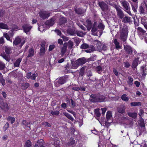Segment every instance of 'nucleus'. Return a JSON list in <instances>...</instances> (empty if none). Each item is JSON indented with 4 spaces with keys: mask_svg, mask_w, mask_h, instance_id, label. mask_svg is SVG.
Wrapping results in <instances>:
<instances>
[{
    "mask_svg": "<svg viewBox=\"0 0 147 147\" xmlns=\"http://www.w3.org/2000/svg\"><path fill=\"white\" fill-rule=\"evenodd\" d=\"M76 33L78 36L80 37L83 36L85 34L83 32L79 31H76Z\"/></svg>",
    "mask_w": 147,
    "mask_h": 147,
    "instance_id": "42",
    "label": "nucleus"
},
{
    "mask_svg": "<svg viewBox=\"0 0 147 147\" xmlns=\"http://www.w3.org/2000/svg\"><path fill=\"white\" fill-rule=\"evenodd\" d=\"M120 28L121 29V27ZM127 31L128 28L127 27H124L121 30L120 29V38L123 42L125 41L127 38L128 33Z\"/></svg>",
    "mask_w": 147,
    "mask_h": 147,
    "instance_id": "3",
    "label": "nucleus"
},
{
    "mask_svg": "<svg viewBox=\"0 0 147 147\" xmlns=\"http://www.w3.org/2000/svg\"><path fill=\"white\" fill-rule=\"evenodd\" d=\"M64 115L67 118L70 120L72 121H73L74 120V118L68 113H63Z\"/></svg>",
    "mask_w": 147,
    "mask_h": 147,
    "instance_id": "39",
    "label": "nucleus"
},
{
    "mask_svg": "<svg viewBox=\"0 0 147 147\" xmlns=\"http://www.w3.org/2000/svg\"><path fill=\"white\" fill-rule=\"evenodd\" d=\"M137 30L138 33L140 34H143L146 33V30L140 27L138 28Z\"/></svg>",
    "mask_w": 147,
    "mask_h": 147,
    "instance_id": "26",
    "label": "nucleus"
},
{
    "mask_svg": "<svg viewBox=\"0 0 147 147\" xmlns=\"http://www.w3.org/2000/svg\"><path fill=\"white\" fill-rule=\"evenodd\" d=\"M0 82L2 84L3 86H4L5 84V80L4 79L1 73H0Z\"/></svg>",
    "mask_w": 147,
    "mask_h": 147,
    "instance_id": "43",
    "label": "nucleus"
},
{
    "mask_svg": "<svg viewBox=\"0 0 147 147\" xmlns=\"http://www.w3.org/2000/svg\"><path fill=\"white\" fill-rule=\"evenodd\" d=\"M105 26L102 23H99L98 24L96 22H94L92 27L91 32L93 33L95 32L98 29H100L101 31L100 32V36L102 33V31L104 29Z\"/></svg>",
    "mask_w": 147,
    "mask_h": 147,
    "instance_id": "1",
    "label": "nucleus"
},
{
    "mask_svg": "<svg viewBox=\"0 0 147 147\" xmlns=\"http://www.w3.org/2000/svg\"><path fill=\"white\" fill-rule=\"evenodd\" d=\"M67 21V20L65 18L62 17L60 19L59 23L60 25H61L66 23Z\"/></svg>",
    "mask_w": 147,
    "mask_h": 147,
    "instance_id": "29",
    "label": "nucleus"
},
{
    "mask_svg": "<svg viewBox=\"0 0 147 147\" xmlns=\"http://www.w3.org/2000/svg\"><path fill=\"white\" fill-rule=\"evenodd\" d=\"M76 13L78 14H81L83 13L82 9L80 8H79L78 9L75 10Z\"/></svg>",
    "mask_w": 147,
    "mask_h": 147,
    "instance_id": "56",
    "label": "nucleus"
},
{
    "mask_svg": "<svg viewBox=\"0 0 147 147\" xmlns=\"http://www.w3.org/2000/svg\"><path fill=\"white\" fill-rule=\"evenodd\" d=\"M7 119L8 121H10L11 124L13 123L15 121V119L14 117H12L10 116H9Z\"/></svg>",
    "mask_w": 147,
    "mask_h": 147,
    "instance_id": "52",
    "label": "nucleus"
},
{
    "mask_svg": "<svg viewBox=\"0 0 147 147\" xmlns=\"http://www.w3.org/2000/svg\"><path fill=\"white\" fill-rule=\"evenodd\" d=\"M96 95H95L94 94H91L90 96V98H91L90 99V101L91 102H94V99L95 98V97H96Z\"/></svg>",
    "mask_w": 147,
    "mask_h": 147,
    "instance_id": "57",
    "label": "nucleus"
},
{
    "mask_svg": "<svg viewBox=\"0 0 147 147\" xmlns=\"http://www.w3.org/2000/svg\"><path fill=\"white\" fill-rule=\"evenodd\" d=\"M98 4L102 10L104 12L106 11L109 9V6L105 2L103 1L99 2Z\"/></svg>",
    "mask_w": 147,
    "mask_h": 147,
    "instance_id": "7",
    "label": "nucleus"
},
{
    "mask_svg": "<svg viewBox=\"0 0 147 147\" xmlns=\"http://www.w3.org/2000/svg\"><path fill=\"white\" fill-rule=\"evenodd\" d=\"M67 45L66 42L63 44V46L61 48V53L62 55H63L65 54L67 51Z\"/></svg>",
    "mask_w": 147,
    "mask_h": 147,
    "instance_id": "15",
    "label": "nucleus"
},
{
    "mask_svg": "<svg viewBox=\"0 0 147 147\" xmlns=\"http://www.w3.org/2000/svg\"><path fill=\"white\" fill-rule=\"evenodd\" d=\"M30 86L29 84L28 83H25L23 84L21 86L22 89L24 90L26 89Z\"/></svg>",
    "mask_w": 147,
    "mask_h": 147,
    "instance_id": "41",
    "label": "nucleus"
},
{
    "mask_svg": "<svg viewBox=\"0 0 147 147\" xmlns=\"http://www.w3.org/2000/svg\"><path fill=\"white\" fill-rule=\"evenodd\" d=\"M102 44L100 41H98L96 44V47H97V50L100 51H101V48Z\"/></svg>",
    "mask_w": 147,
    "mask_h": 147,
    "instance_id": "36",
    "label": "nucleus"
},
{
    "mask_svg": "<svg viewBox=\"0 0 147 147\" xmlns=\"http://www.w3.org/2000/svg\"><path fill=\"white\" fill-rule=\"evenodd\" d=\"M89 47V45L86 43L82 44L80 47V48L82 49H86Z\"/></svg>",
    "mask_w": 147,
    "mask_h": 147,
    "instance_id": "48",
    "label": "nucleus"
},
{
    "mask_svg": "<svg viewBox=\"0 0 147 147\" xmlns=\"http://www.w3.org/2000/svg\"><path fill=\"white\" fill-rule=\"evenodd\" d=\"M102 46L101 48V51L102 50L104 51H105L107 50V46L105 45L104 44H102Z\"/></svg>",
    "mask_w": 147,
    "mask_h": 147,
    "instance_id": "61",
    "label": "nucleus"
},
{
    "mask_svg": "<svg viewBox=\"0 0 147 147\" xmlns=\"http://www.w3.org/2000/svg\"><path fill=\"white\" fill-rule=\"evenodd\" d=\"M122 21L124 23H129L131 22V18L128 16H124L123 18Z\"/></svg>",
    "mask_w": 147,
    "mask_h": 147,
    "instance_id": "25",
    "label": "nucleus"
},
{
    "mask_svg": "<svg viewBox=\"0 0 147 147\" xmlns=\"http://www.w3.org/2000/svg\"><path fill=\"white\" fill-rule=\"evenodd\" d=\"M55 82V85L56 87H58L60 85L63 84L66 82V78L65 77H62L59 79H57Z\"/></svg>",
    "mask_w": 147,
    "mask_h": 147,
    "instance_id": "6",
    "label": "nucleus"
},
{
    "mask_svg": "<svg viewBox=\"0 0 147 147\" xmlns=\"http://www.w3.org/2000/svg\"><path fill=\"white\" fill-rule=\"evenodd\" d=\"M89 48H90V50L91 51V52L96 50L95 47L92 45L90 46Z\"/></svg>",
    "mask_w": 147,
    "mask_h": 147,
    "instance_id": "64",
    "label": "nucleus"
},
{
    "mask_svg": "<svg viewBox=\"0 0 147 147\" xmlns=\"http://www.w3.org/2000/svg\"><path fill=\"white\" fill-rule=\"evenodd\" d=\"M120 121L123 123L128 125V122L129 121V120L127 117L123 116L121 118Z\"/></svg>",
    "mask_w": 147,
    "mask_h": 147,
    "instance_id": "20",
    "label": "nucleus"
},
{
    "mask_svg": "<svg viewBox=\"0 0 147 147\" xmlns=\"http://www.w3.org/2000/svg\"><path fill=\"white\" fill-rule=\"evenodd\" d=\"M88 67L86 66H83L80 69L79 74L81 76H83L85 74V71L87 70Z\"/></svg>",
    "mask_w": 147,
    "mask_h": 147,
    "instance_id": "18",
    "label": "nucleus"
},
{
    "mask_svg": "<svg viewBox=\"0 0 147 147\" xmlns=\"http://www.w3.org/2000/svg\"><path fill=\"white\" fill-rule=\"evenodd\" d=\"M86 26L88 30L90 31L92 28V23L91 21L87 19L86 21Z\"/></svg>",
    "mask_w": 147,
    "mask_h": 147,
    "instance_id": "17",
    "label": "nucleus"
},
{
    "mask_svg": "<svg viewBox=\"0 0 147 147\" xmlns=\"http://www.w3.org/2000/svg\"><path fill=\"white\" fill-rule=\"evenodd\" d=\"M22 59L21 58H19L14 63V65L15 67H18L19 66L20 63Z\"/></svg>",
    "mask_w": 147,
    "mask_h": 147,
    "instance_id": "38",
    "label": "nucleus"
},
{
    "mask_svg": "<svg viewBox=\"0 0 147 147\" xmlns=\"http://www.w3.org/2000/svg\"><path fill=\"white\" fill-rule=\"evenodd\" d=\"M45 51V49L44 48H40V51L39 53L40 55L41 56L43 55Z\"/></svg>",
    "mask_w": 147,
    "mask_h": 147,
    "instance_id": "51",
    "label": "nucleus"
},
{
    "mask_svg": "<svg viewBox=\"0 0 147 147\" xmlns=\"http://www.w3.org/2000/svg\"><path fill=\"white\" fill-rule=\"evenodd\" d=\"M50 13L46 11L40 12L39 13L40 16L43 19H46L49 17L50 16Z\"/></svg>",
    "mask_w": 147,
    "mask_h": 147,
    "instance_id": "12",
    "label": "nucleus"
},
{
    "mask_svg": "<svg viewBox=\"0 0 147 147\" xmlns=\"http://www.w3.org/2000/svg\"><path fill=\"white\" fill-rule=\"evenodd\" d=\"M66 44L67 45V47H68L69 49H71L73 47L74 43L72 41L69 40L67 43L66 42Z\"/></svg>",
    "mask_w": 147,
    "mask_h": 147,
    "instance_id": "34",
    "label": "nucleus"
},
{
    "mask_svg": "<svg viewBox=\"0 0 147 147\" xmlns=\"http://www.w3.org/2000/svg\"><path fill=\"white\" fill-rule=\"evenodd\" d=\"M24 31L26 33L29 32L32 27L29 24H24L22 26Z\"/></svg>",
    "mask_w": 147,
    "mask_h": 147,
    "instance_id": "14",
    "label": "nucleus"
},
{
    "mask_svg": "<svg viewBox=\"0 0 147 147\" xmlns=\"http://www.w3.org/2000/svg\"><path fill=\"white\" fill-rule=\"evenodd\" d=\"M112 117V115L111 111H108L106 114V120L105 122V125L106 126H109L110 125V123L112 122V121L111 120Z\"/></svg>",
    "mask_w": 147,
    "mask_h": 147,
    "instance_id": "4",
    "label": "nucleus"
},
{
    "mask_svg": "<svg viewBox=\"0 0 147 147\" xmlns=\"http://www.w3.org/2000/svg\"><path fill=\"white\" fill-rule=\"evenodd\" d=\"M138 124L139 126L144 130L145 129V123L144 120L142 117H140L139 120L138 121Z\"/></svg>",
    "mask_w": 147,
    "mask_h": 147,
    "instance_id": "13",
    "label": "nucleus"
},
{
    "mask_svg": "<svg viewBox=\"0 0 147 147\" xmlns=\"http://www.w3.org/2000/svg\"><path fill=\"white\" fill-rule=\"evenodd\" d=\"M59 113V111H52L51 112V113L53 115H57Z\"/></svg>",
    "mask_w": 147,
    "mask_h": 147,
    "instance_id": "54",
    "label": "nucleus"
},
{
    "mask_svg": "<svg viewBox=\"0 0 147 147\" xmlns=\"http://www.w3.org/2000/svg\"><path fill=\"white\" fill-rule=\"evenodd\" d=\"M126 107L124 105H120L117 108V111L120 113L123 114L125 113Z\"/></svg>",
    "mask_w": 147,
    "mask_h": 147,
    "instance_id": "10",
    "label": "nucleus"
},
{
    "mask_svg": "<svg viewBox=\"0 0 147 147\" xmlns=\"http://www.w3.org/2000/svg\"><path fill=\"white\" fill-rule=\"evenodd\" d=\"M131 105L132 106H141V103L140 102H131L130 103Z\"/></svg>",
    "mask_w": 147,
    "mask_h": 147,
    "instance_id": "44",
    "label": "nucleus"
},
{
    "mask_svg": "<svg viewBox=\"0 0 147 147\" xmlns=\"http://www.w3.org/2000/svg\"><path fill=\"white\" fill-rule=\"evenodd\" d=\"M122 4L123 6L125 9V11H126L129 15H131V13L129 11V3H128L126 1H124L122 2Z\"/></svg>",
    "mask_w": 147,
    "mask_h": 147,
    "instance_id": "9",
    "label": "nucleus"
},
{
    "mask_svg": "<svg viewBox=\"0 0 147 147\" xmlns=\"http://www.w3.org/2000/svg\"><path fill=\"white\" fill-rule=\"evenodd\" d=\"M127 114L129 117H131L134 119H136L137 116V113L135 112H127Z\"/></svg>",
    "mask_w": 147,
    "mask_h": 147,
    "instance_id": "23",
    "label": "nucleus"
},
{
    "mask_svg": "<svg viewBox=\"0 0 147 147\" xmlns=\"http://www.w3.org/2000/svg\"><path fill=\"white\" fill-rule=\"evenodd\" d=\"M31 142L29 140H27L25 143L24 147H31Z\"/></svg>",
    "mask_w": 147,
    "mask_h": 147,
    "instance_id": "50",
    "label": "nucleus"
},
{
    "mask_svg": "<svg viewBox=\"0 0 147 147\" xmlns=\"http://www.w3.org/2000/svg\"><path fill=\"white\" fill-rule=\"evenodd\" d=\"M124 48L125 52L128 54L131 53L133 52L132 48L129 46L126 45L124 46Z\"/></svg>",
    "mask_w": 147,
    "mask_h": 147,
    "instance_id": "16",
    "label": "nucleus"
},
{
    "mask_svg": "<svg viewBox=\"0 0 147 147\" xmlns=\"http://www.w3.org/2000/svg\"><path fill=\"white\" fill-rule=\"evenodd\" d=\"M87 61L85 57L81 58L76 60L74 63H72V66L74 68L76 69L79 66L83 65Z\"/></svg>",
    "mask_w": 147,
    "mask_h": 147,
    "instance_id": "2",
    "label": "nucleus"
},
{
    "mask_svg": "<svg viewBox=\"0 0 147 147\" xmlns=\"http://www.w3.org/2000/svg\"><path fill=\"white\" fill-rule=\"evenodd\" d=\"M87 76H92V71L90 70H88L87 72Z\"/></svg>",
    "mask_w": 147,
    "mask_h": 147,
    "instance_id": "60",
    "label": "nucleus"
},
{
    "mask_svg": "<svg viewBox=\"0 0 147 147\" xmlns=\"http://www.w3.org/2000/svg\"><path fill=\"white\" fill-rule=\"evenodd\" d=\"M128 80L127 81V84L129 86H131L133 84V78L131 76H129L128 78Z\"/></svg>",
    "mask_w": 147,
    "mask_h": 147,
    "instance_id": "35",
    "label": "nucleus"
},
{
    "mask_svg": "<svg viewBox=\"0 0 147 147\" xmlns=\"http://www.w3.org/2000/svg\"><path fill=\"white\" fill-rule=\"evenodd\" d=\"M5 51L6 53L7 54H9L10 52V50L9 48L7 47H5Z\"/></svg>",
    "mask_w": 147,
    "mask_h": 147,
    "instance_id": "59",
    "label": "nucleus"
},
{
    "mask_svg": "<svg viewBox=\"0 0 147 147\" xmlns=\"http://www.w3.org/2000/svg\"><path fill=\"white\" fill-rule=\"evenodd\" d=\"M1 56L7 61L9 62L10 60V58L9 56L6 55L5 53L1 54Z\"/></svg>",
    "mask_w": 147,
    "mask_h": 147,
    "instance_id": "30",
    "label": "nucleus"
},
{
    "mask_svg": "<svg viewBox=\"0 0 147 147\" xmlns=\"http://www.w3.org/2000/svg\"><path fill=\"white\" fill-rule=\"evenodd\" d=\"M113 42L115 45L116 49H118L121 48V46L119 45V42L117 41V40L116 39H115L114 40Z\"/></svg>",
    "mask_w": 147,
    "mask_h": 147,
    "instance_id": "32",
    "label": "nucleus"
},
{
    "mask_svg": "<svg viewBox=\"0 0 147 147\" xmlns=\"http://www.w3.org/2000/svg\"><path fill=\"white\" fill-rule=\"evenodd\" d=\"M139 58L137 57L133 61L132 66L133 68H136L138 65V63H140L139 61Z\"/></svg>",
    "mask_w": 147,
    "mask_h": 147,
    "instance_id": "22",
    "label": "nucleus"
},
{
    "mask_svg": "<svg viewBox=\"0 0 147 147\" xmlns=\"http://www.w3.org/2000/svg\"><path fill=\"white\" fill-rule=\"evenodd\" d=\"M5 67V65L2 62L0 61V69L3 70Z\"/></svg>",
    "mask_w": 147,
    "mask_h": 147,
    "instance_id": "55",
    "label": "nucleus"
},
{
    "mask_svg": "<svg viewBox=\"0 0 147 147\" xmlns=\"http://www.w3.org/2000/svg\"><path fill=\"white\" fill-rule=\"evenodd\" d=\"M21 41V39L19 37H17L15 38L13 42V45H18L19 44Z\"/></svg>",
    "mask_w": 147,
    "mask_h": 147,
    "instance_id": "27",
    "label": "nucleus"
},
{
    "mask_svg": "<svg viewBox=\"0 0 147 147\" xmlns=\"http://www.w3.org/2000/svg\"><path fill=\"white\" fill-rule=\"evenodd\" d=\"M76 142L77 141H76L75 140H74L72 138H71L69 140V144L70 145H72L74 144H75Z\"/></svg>",
    "mask_w": 147,
    "mask_h": 147,
    "instance_id": "53",
    "label": "nucleus"
},
{
    "mask_svg": "<svg viewBox=\"0 0 147 147\" xmlns=\"http://www.w3.org/2000/svg\"><path fill=\"white\" fill-rule=\"evenodd\" d=\"M0 28L2 29H8L7 25L3 23H0Z\"/></svg>",
    "mask_w": 147,
    "mask_h": 147,
    "instance_id": "46",
    "label": "nucleus"
},
{
    "mask_svg": "<svg viewBox=\"0 0 147 147\" xmlns=\"http://www.w3.org/2000/svg\"><path fill=\"white\" fill-rule=\"evenodd\" d=\"M22 124L23 125H25V127H28L29 128V129H30V126L31 124L30 123H28L26 120H24L22 121Z\"/></svg>",
    "mask_w": 147,
    "mask_h": 147,
    "instance_id": "28",
    "label": "nucleus"
},
{
    "mask_svg": "<svg viewBox=\"0 0 147 147\" xmlns=\"http://www.w3.org/2000/svg\"><path fill=\"white\" fill-rule=\"evenodd\" d=\"M141 23L144 26L145 28L147 30V22L146 21V19L142 18Z\"/></svg>",
    "mask_w": 147,
    "mask_h": 147,
    "instance_id": "33",
    "label": "nucleus"
},
{
    "mask_svg": "<svg viewBox=\"0 0 147 147\" xmlns=\"http://www.w3.org/2000/svg\"><path fill=\"white\" fill-rule=\"evenodd\" d=\"M44 144V142L42 140H39L36 144L34 147H44L43 146Z\"/></svg>",
    "mask_w": 147,
    "mask_h": 147,
    "instance_id": "19",
    "label": "nucleus"
},
{
    "mask_svg": "<svg viewBox=\"0 0 147 147\" xmlns=\"http://www.w3.org/2000/svg\"><path fill=\"white\" fill-rule=\"evenodd\" d=\"M94 112L95 115L97 117H98L100 116L101 114L99 111V109H95Z\"/></svg>",
    "mask_w": 147,
    "mask_h": 147,
    "instance_id": "45",
    "label": "nucleus"
},
{
    "mask_svg": "<svg viewBox=\"0 0 147 147\" xmlns=\"http://www.w3.org/2000/svg\"><path fill=\"white\" fill-rule=\"evenodd\" d=\"M140 11L141 14H143L144 13V10L142 6L140 7Z\"/></svg>",
    "mask_w": 147,
    "mask_h": 147,
    "instance_id": "58",
    "label": "nucleus"
},
{
    "mask_svg": "<svg viewBox=\"0 0 147 147\" xmlns=\"http://www.w3.org/2000/svg\"><path fill=\"white\" fill-rule=\"evenodd\" d=\"M3 102L2 100L0 99V102ZM0 108L3 109H8V106L7 103H4L3 102L1 103V105H0Z\"/></svg>",
    "mask_w": 147,
    "mask_h": 147,
    "instance_id": "24",
    "label": "nucleus"
},
{
    "mask_svg": "<svg viewBox=\"0 0 147 147\" xmlns=\"http://www.w3.org/2000/svg\"><path fill=\"white\" fill-rule=\"evenodd\" d=\"M124 66L126 67H129L130 65V64L128 62H124Z\"/></svg>",
    "mask_w": 147,
    "mask_h": 147,
    "instance_id": "63",
    "label": "nucleus"
},
{
    "mask_svg": "<svg viewBox=\"0 0 147 147\" xmlns=\"http://www.w3.org/2000/svg\"><path fill=\"white\" fill-rule=\"evenodd\" d=\"M132 9L134 12H136V9L137 8L138 6L137 3H134L131 4Z\"/></svg>",
    "mask_w": 147,
    "mask_h": 147,
    "instance_id": "37",
    "label": "nucleus"
},
{
    "mask_svg": "<svg viewBox=\"0 0 147 147\" xmlns=\"http://www.w3.org/2000/svg\"><path fill=\"white\" fill-rule=\"evenodd\" d=\"M115 7L116 9L117 12V15L118 17L120 19H123L125 15L122 10L119 7L116 5H115Z\"/></svg>",
    "mask_w": 147,
    "mask_h": 147,
    "instance_id": "5",
    "label": "nucleus"
},
{
    "mask_svg": "<svg viewBox=\"0 0 147 147\" xmlns=\"http://www.w3.org/2000/svg\"><path fill=\"white\" fill-rule=\"evenodd\" d=\"M141 71L142 72L143 76H145L146 75V69L144 66H142L141 67Z\"/></svg>",
    "mask_w": 147,
    "mask_h": 147,
    "instance_id": "31",
    "label": "nucleus"
},
{
    "mask_svg": "<svg viewBox=\"0 0 147 147\" xmlns=\"http://www.w3.org/2000/svg\"><path fill=\"white\" fill-rule=\"evenodd\" d=\"M121 98L122 100L125 102L128 101L129 100V98L127 97V95L125 94H124L122 95Z\"/></svg>",
    "mask_w": 147,
    "mask_h": 147,
    "instance_id": "40",
    "label": "nucleus"
},
{
    "mask_svg": "<svg viewBox=\"0 0 147 147\" xmlns=\"http://www.w3.org/2000/svg\"><path fill=\"white\" fill-rule=\"evenodd\" d=\"M67 32L71 35H73L76 34V32H74V31L72 29H70L67 30Z\"/></svg>",
    "mask_w": 147,
    "mask_h": 147,
    "instance_id": "49",
    "label": "nucleus"
},
{
    "mask_svg": "<svg viewBox=\"0 0 147 147\" xmlns=\"http://www.w3.org/2000/svg\"><path fill=\"white\" fill-rule=\"evenodd\" d=\"M94 99V102H101L105 101V97L102 95L98 94Z\"/></svg>",
    "mask_w": 147,
    "mask_h": 147,
    "instance_id": "8",
    "label": "nucleus"
},
{
    "mask_svg": "<svg viewBox=\"0 0 147 147\" xmlns=\"http://www.w3.org/2000/svg\"><path fill=\"white\" fill-rule=\"evenodd\" d=\"M96 68L97 72L98 74H100L101 71H102L101 67L100 66H98L96 67Z\"/></svg>",
    "mask_w": 147,
    "mask_h": 147,
    "instance_id": "47",
    "label": "nucleus"
},
{
    "mask_svg": "<svg viewBox=\"0 0 147 147\" xmlns=\"http://www.w3.org/2000/svg\"><path fill=\"white\" fill-rule=\"evenodd\" d=\"M55 19L54 18H51L49 20H47L45 23V24L49 26H53L55 23Z\"/></svg>",
    "mask_w": 147,
    "mask_h": 147,
    "instance_id": "11",
    "label": "nucleus"
},
{
    "mask_svg": "<svg viewBox=\"0 0 147 147\" xmlns=\"http://www.w3.org/2000/svg\"><path fill=\"white\" fill-rule=\"evenodd\" d=\"M70 100L71 101V106L73 107H74L76 106V103L73 101V100L72 99H70Z\"/></svg>",
    "mask_w": 147,
    "mask_h": 147,
    "instance_id": "62",
    "label": "nucleus"
},
{
    "mask_svg": "<svg viewBox=\"0 0 147 147\" xmlns=\"http://www.w3.org/2000/svg\"><path fill=\"white\" fill-rule=\"evenodd\" d=\"M28 54L27 57V58L33 56L34 54V49L33 48H31L30 49L28 50Z\"/></svg>",
    "mask_w": 147,
    "mask_h": 147,
    "instance_id": "21",
    "label": "nucleus"
}]
</instances>
